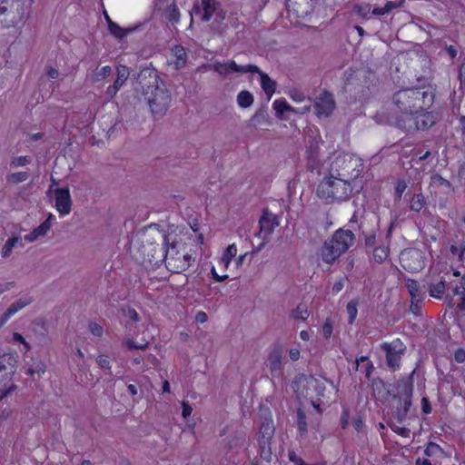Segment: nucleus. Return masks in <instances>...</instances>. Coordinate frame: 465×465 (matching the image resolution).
<instances>
[{
	"label": "nucleus",
	"mask_w": 465,
	"mask_h": 465,
	"mask_svg": "<svg viewBox=\"0 0 465 465\" xmlns=\"http://www.w3.org/2000/svg\"><path fill=\"white\" fill-rule=\"evenodd\" d=\"M145 242L148 245L155 244L159 247L158 254L156 255V249H153L154 252L151 254L152 258H149L148 261L157 262L158 260L163 258L167 270L173 273H181L186 271L193 261L191 254L181 252L173 235L166 234L159 230L158 224L149 226Z\"/></svg>",
	"instance_id": "1"
},
{
	"label": "nucleus",
	"mask_w": 465,
	"mask_h": 465,
	"mask_svg": "<svg viewBox=\"0 0 465 465\" xmlns=\"http://www.w3.org/2000/svg\"><path fill=\"white\" fill-rule=\"evenodd\" d=\"M133 78L137 84L135 89H141L152 113L164 114L171 103V93L160 79L156 70L143 68L138 74H134Z\"/></svg>",
	"instance_id": "2"
},
{
	"label": "nucleus",
	"mask_w": 465,
	"mask_h": 465,
	"mask_svg": "<svg viewBox=\"0 0 465 465\" xmlns=\"http://www.w3.org/2000/svg\"><path fill=\"white\" fill-rule=\"evenodd\" d=\"M434 102V94L426 87L403 88L392 94L391 105L394 114L389 117L407 119L430 108Z\"/></svg>",
	"instance_id": "3"
},
{
	"label": "nucleus",
	"mask_w": 465,
	"mask_h": 465,
	"mask_svg": "<svg viewBox=\"0 0 465 465\" xmlns=\"http://www.w3.org/2000/svg\"><path fill=\"white\" fill-rule=\"evenodd\" d=\"M352 188L346 180L338 178L331 174L324 178L317 187V195L331 203L335 201H345L351 193Z\"/></svg>",
	"instance_id": "4"
},
{
	"label": "nucleus",
	"mask_w": 465,
	"mask_h": 465,
	"mask_svg": "<svg viewBox=\"0 0 465 465\" xmlns=\"http://www.w3.org/2000/svg\"><path fill=\"white\" fill-rule=\"evenodd\" d=\"M353 241L354 234L351 230H337L322 247V261L326 263L333 262L352 245Z\"/></svg>",
	"instance_id": "5"
},
{
	"label": "nucleus",
	"mask_w": 465,
	"mask_h": 465,
	"mask_svg": "<svg viewBox=\"0 0 465 465\" xmlns=\"http://www.w3.org/2000/svg\"><path fill=\"white\" fill-rule=\"evenodd\" d=\"M425 111L411 115L407 119L403 117H387L383 123L395 126L406 133L427 130L436 123L437 116L432 112Z\"/></svg>",
	"instance_id": "6"
},
{
	"label": "nucleus",
	"mask_w": 465,
	"mask_h": 465,
	"mask_svg": "<svg viewBox=\"0 0 465 465\" xmlns=\"http://www.w3.org/2000/svg\"><path fill=\"white\" fill-rule=\"evenodd\" d=\"M193 13L199 15L203 22H209L214 16L213 25L215 26H220L226 15V12L217 0H195L191 15Z\"/></svg>",
	"instance_id": "7"
},
{
	"label": "nucleus",
	"mask_w": 465,
	"mask_h": 465,
	"mask_svg": "<svg viewBox=\"0 0 465 465\" xmlns=\"http://www.w3.org/2000/svg\"><path fill=\"white\" fill-rule=\"evenodd\" d=\"M18 356L15 353L5 352L0 354V386L13 384V377L17 370Z\"/></svg>",
	"instance_id": "8"
},
{
	"label": "nucleus",
	"mask_w": 465,
	"mask_h": 465,
	"mask_svg": "<svg viewBox=\"0 0 465 465\" xmlns=\"http://www.w3.org/2000/svg\"><path fill=\"white\" fill-rule=\"evenodd\" d=\"M381 350L386 353V362L389 368L396 370L400 368L401 356L406 351V346L397 339L390 343L381 345Z\"/></svg>",
	"instance_id": "9"
},
{
	"label": "nucleus",
	"mask_w": 465,
	"mask_h": 465,
	"mask_svg": "<svg viewBox=\"0 0 465 465\" xmlns=\"http://www.w3.org/2000/svg\"><path fill=\"white\" fill-rule=\"evenodd\" d=\"M313 107L318 117H329L335 108L333 95L328 91H322L314 100Z\"/></svg>",
	"instance_id": "10"
},
{
	"label": "nucleus",
	"mask_w": 465,
	"mask_h": 465,
	"mask_svg": "<svg viewBox=\"0 0 465 465\" xmlns=\"http://www.w3.org/2000/svg\"><path fill=\"white\" fill-rule=\"evenodd\" d=\"M359 227L361 230L362 234L365 236V245L367 247L374 246L376 242L375 232L378 227L377 215L372 213L364 215Z\"/></svg>",
	"instance_id": "11"
},
{
	"label": "nucleus",
	"mask_w": 465,
	"mask_h": 465,
	"mask_svg": "<svg viewBox=\"0 0 465 465\" xmlns=\"http://www.w3.org/2000/svg\"><path fill=\"white\" fill-rule=\"evenodd\" d=\"M130 76V69L126 65L119 64L116 66V79L112 85L106 89L105 95L107 100H112L118 91L124 86Z\"/></svg>",
	"instance_id": "12"
},
{
	"label": "nucleus",
	"mask_w": 465,
	"mask_h": 465,
	"mask_svg": "<svg viewBox=\"0 0 465 465\" xmlns=\"http://www.w3.org/2000/svg\"><path fill=\"white\" fill-rule=\"evenodd\" d=\"M260 231L256 235L261 237L264 242L269 240L270 235L273 232L274 229L279 225L277 217L265 211L259 221Z\"/></svg>",
	"instance_id": "13"
},
{
	"label": "nucleus",
	"mask_w": 465,
	"mask_h": 465,
	"mask_svg": "<svg viewBox=\"0 0 465 465\" xmlns=\"http://www.w3.org/2000/svg\"><path fill=\"white\" fill-rule=\"evenodd\" d=\"M55 197V207L60 215L64 216L70 213L72 207V199L69 189L57 188L54 190Z\"/></svg>",
	"instance_id": "14"
},
{
	"label": "nucleus",
	"mask_w": 465,
	"mask_h": 465,
	"mask_svg": "<svg viewBox=\"0 0 465 465\" xmlns=\"http://www.w3.org/2000/svg\"><path fill=\"white\" fill-rule=\"evenodd\" d=\"M413 393V381L412 374L408 378H403L398 381L396 384V393L394 398H398L400 403L407 402L411 403V397Z\"/></svg>",
	"instance_id": "15"
},
{
	"label": "nucleus",
	"mask_w": 465,
	"mask_h": 465,
	"mask_svg": "<svg viewBox=\"0 0 465 465\" xmlns=\"http://www.w3.org/2000/svg\"><path fill=\"white\" fill-rule=\"evenodd\" d=\"M282 349L280 345L275 346L269 353L268 364L272 376L279 377L282 370Z\"/></svg>",
	"instance_id": "16"
},
{
	"label": "nucleus",
	"mask_w": 465,
	"mask_h": 465,
	"mask_svg": "<svg viewBox=\"0 0 465 465\" xmlns=\"http://www.w3.org/2000/svg\"><path fill=\"white\" fill-rule=\"evenodd\" d=\"M427 289L430 297L440 300L446 290V282L439 275L436 278L431 277L427 282Z\"/></svg>",
	"instance_id": "17"
},
{
	"label": "nucleus",
	"mask_w": 465,
	"mask_h": 465,
	"mask_svg": "<svg viewBox=\"0 0 465 465\" xmlns=\"http://www.w3.org/2000/svg\"><path fill=\"white\" fill-rule=\"evenodd\" d=\"M275 427L272 419H264L260 428V445L264 448L269 444V440L272 437Z\"/></svg>",
	"instance_id": "18"
},
{
	"label": "nucleus",
	"mask_w": 465,
	"mask_h": 465,
	"mask_svg": "<svg viewBox=\"0 0 465 465\" xmlns=\"http://www.w3.org/2000/svg\"><path fill=\"white\" fill-rule=\"evenodd\" d=\"M406 288L411 295V301H424L425 286L421 287L417 281L409 279L406 282Z\"/></svg>",
	"instance_id": "19"
},
{
	"label": "nucleus",
	"mask_w": 465,
	"mask_h": 465,
	"mask_svg": "<svg viewBox=\"0 0 465 465\" xmlns=\"http://www.w3.org/2000/svg\"><path fill=\"white\" fill-rule=\"evenodd\" d=\"M258 74L260 75L261 78L262 88L263 92L267 94L268 100H270L275 92L276 82L270 78V76L261 70L258 73Z\"/></svg>",
	"instance_id": "20"
},
{
	"label": "nucleus",
	"mask_w": 465,
	"mask_h": 465,
	"mask_svg": "<svg viewBox=\"0 0 465 465\" xmlns=\"http://www.w3.org/2000/svg\"><path fill=\"white\" fill-rule=\"evenodd\" d=\"M411 406V403H409V401L401 402V404L399 402L396 410L392 412V418L398 422L402 423L408 416Z\"/></svg>",
	"instance_id": "21"
},
{
	"label": "nucleus",
	"mask_w": 465,
	"mask_h": 465,
	"mask_svg": "<svg viewBox=\"0 0 465 465\" xmlns=\"http://www.w3.org/2000/svg\"><path fill=\"white\" fill-rule=\"evenodd\" d=\"M109 31L110 33L114 35L116 38L122 39L124 36H126L128 34L133 33L136 27H127V28H122L117 24L113 22L112 20H109Z\"/></svg>",
	"instance_id": "22"
},
{
	"label": "nucleus",
	"mask_w": 465,
	"mask_h": 465,
	"mask_svg": "<svg viewBox=\"0 0 465 465\" xmlns=\"http://www.w3.org/2000/svg\"><path fill=\"white\" fill-rule=\"evenodd\" d=\"M50 229L48 228V223H42L38 227L34 229L30 233L25 236V240L32 242L37 240L40 237L46 235L47 232Z\"/></svg>",
	"instance_id": "23"
},
{
	"label": "nucleus",
	"mask_w": 465,
	"mask_h": 465,
	"mask_svg": "<svg viewBox=\"0 0 465 465\" xmlns=\"http://www.w3.org/2000/svg\"><path fill=\"white\" fill-rule=\"evenodd\" d=\"M410 209L412 212L419 213L425 206L426 201L425 197L421 193H413L409 200Z\"/></svg>",
	"instance_id": "24"
},
{
	"label": "nucleus",
	"mask_w": 465,
	"mask_h": 465,
	"mask_svg": "<svg viewBox=\"0 0 465 465\" xmlns=\"http://www.w3.org/2000/svg\"><path fill=\"white\" fill-rule=\"evenodd\" d=\"M16 245H19L20 247L24 246L22 238L19 236H15V237L9 238L3 246V249H2L3 257H5V258L8 257L11 254L13 248L15 247Z\"/></svg>",
	"instance_id": "25"
},
{
	"label": "nucleus",
	"mask_w": 465,
	"mask_h": 465,
	"mask_svg": "<svg viewBox=\"0 0 465 465\" xmlns=\"http://www.w3.org/2000/svg\"><path fill=\"white\" fill-rule=\"evenodd\" d=\"M32 301L33 300L30 297L21 298L15 301L7 308V314H11L12 316L15 315L20 310L30 304Z\"/></svg>",
	"instance_id": "26"
},
{
	"label": "nucleus",
	"mask_w": 465,
	"mask_h": 465,
	"mask_svg": "<svg viewBox=\"0 0 465 465\" xmlns=\"http://www.w3.org/2000/svg\"><path fill=\"white\" fill-rule=\"evenodd\" d=\"M237 103L242 108H248L253 104V95L249 91H241L237 95Z\"/></svg>",
	"instance_id": "27"
},
{
	"label": "nucleus",
	"mask_w": 465,
	"mask_h": 465,
	"mask_svg": "<svg viewBox=\"0 0 465 465\" xmlns=\"http://www.w3.org/2000/svg\"><path fill=\"white\" fill-rule=\"evenodd\" d=\"M267 120L266 112L262 109L258 110L250 119L249 125L257 128L265 124Z\"/></svg>",
	"instance_id": "28"
},
{
	"label": "nucleus",
	"mask_w": 465,
	"mask_h": 465,
	"mask_svg": "<svg viewBox=\"0 0 465 465\" xmlns=\"http://www.w3.org/2000/svg\"><path fill=\"white\" fill-rule=\"evenodd\" d=\"M353 14L361 16L363 19H370L371 14V5L370 4L354 5L352 8Z\"/></svg>",
	"instance_id": "29"
},
{
	"label": "nucleus",
	"mask_w": 465,
	"mask_h": 465,
	"mask_svg": "<svg viewBox=\"0 0 465 465\" xmlns=\"http://www.w3.org/2000/svg\"><path fill=\"white\" fill-rule=\"evenodd\" d=\"M165 15L169 22H171L173 25L177 24L179 22L181 14L177 5L174 3L169 5L166 7Z\"/></svg>",
	"instance_id": "30"
},
{
	"label": "nucleus",
	"mask_w": 465,
	"mask_h": 465,
	"mask_svg": "<svg viewBox=\"0 0 465 465\" xmlns=\"http://www.w3.org/2000/svg\"><path fill=\"white\" fill-rule=\"evenodd\" d=\"M112 74V67L109 65L103 66L101 68L97 67L92 75V79L94 83H97L102 81L103 79L108 77Z\"/></svg>",
	"instance_id": "31"
},
{
	"label": "nucleus",
	"mask_w": 465,
	"mask_h": 465,
	"mask_svg": "<svg viewBox=\"0 0 465 465\" xmlns=\"http://www.w3.org/2000/svg\"><path fill=\"white\" fill-rule=\"evenodd\" d=\"M307 306L300 303L295 309L292 311L291 316L295 320L305 321L309 317Z\"/></svg>",
	"instance_id": "32"
},
{
	"label": "nucleus",
	"mask_w": 465,
	"mask_h": 465,
	"mask_svg": "<svg viewBox=\"0 0 465 465\" xmlns=\"http://www.w3.org/2000/svg\"><path fill=\"white\" fill-rule=\"evenodd\" d=\"M173 54L176 57L175 66L176 68H180L183 66L186 63V52L184 48L181 45H175L173 50Z\"/></svg>",
	"instance_id": "33"
},
{
	"label": "nucleus",
	"mask_w": 465,
	"mask_h": 465,
	"mask_svg": "<svg viewBox=\"0 0 465 465\" xmlns=\"http://www.w3.org/2000/svg\"><path fill=\"white\" fill-rule=\"evenodd\" d=\"M389 255V249L385 246H378L373 249L372 252V259L378 262L381 263L384 262Z\"/></svg>",
	"instance_id": "34"
},
{
	"label": "nucleus",
	"mask_w": 465,
	"mask_h": 465,
	"mask_svg": "<svg viewBox=\"0 0 465 465\" xmlns=\"http://www.w3.org/2000/svg\"><path fill=\"white\" fill-rule=\"evenodd\" d=\"M245 443V437L243 434H234L232 435L227 442L228 448L230 450H233L236 448H241Z\"/></svg>",
	"instance_id": "35"
},
{
	"label": "nucleus",
	"mask_w": 465,
	"mask_h": 465,
	"mask_svg": "<svg viewBox=\"0 0 465 465\" xmlns=\"http://www.w3.org/2000/svg\"><path fill=\"white\" fill-rule=\"evenodd\" d=\"M358 301L351 300L347 303L346 311L349 316L348 322L350 324L353 323L358 313Z\"/></svg>",
	"instance_id": "36"
},
{
	"label": "nucleus",
	"mask_w": 465,
	"mask_h": 465,
	"mask_svg": "<svg viewBox=\"0 0 465 465\" xmlns=\"http://www.w3.org/2000/svg\"><path fill=\"white\" fill-rule=\"evenodd\" d=\"M236 254H237V247H236V245L234 243L230 244L226 248V250H225V252H224V253H223V255L222 257V262L224 264V266L227 267L229 265V263L231 262L232 259L233 257H235Z\"/></svg>",
	"instance_id": "37"
},
{
	"label": "nucleus",
	"mask_w": 465,
	"mask_h": 465,
	"mask_svg": "<svg viewBox=\"0 0 465 465\" xmlns=\"http://www.w3.org/2000/svg\"><path fill=\"white\" fill-rule=\"evenodd\" d=\"M297 427L301 434L307 433L308 425L306 422V415L302 409L297 410Z\"/></svg>",
	"instance_id": "38"
},
{
	"label": "nucleus",
	"mask_w": 465,
	"mask_h": 465,
	"mask_svg": "<svg viewBox=\"0 0 465 465\" xmlns=\"http://www.w3.org/2000/svg\"><path fill=\"white\" fill-rule=\"evenodd\" d=\"M272 105L278 114H282L287 111H293V108L283 99L275 100Z\"/></svg>",
	"instance_id": "39"
},
{
	"label": "nucleus",
	"mask_w": 465,
	"mask_h": 465,
	"mask_svg": "<svg viewBox=\"0 0 465 465\" xmlns=\"http://www.w3.org/2000/svg\"><path fill=\"white\" fill-rule=\"evenodd\" d=\"M29 175L27 172H17L13 173L7 176V181L12 183H19L28 179Z\"/></svg>",
	"instance_id": "40"
},
{
	"label": "nucleus",
	"mask_w": 465,
	"mask_h": 465,
	"mask_svg": "<svg viewBox=\"0 0 465 465\" xmlns=\"http://www.w3.org/2000/svg\"><path fill=\"white\" fill-rule=\"evenodd\" d=\"M308 384L316 391L318 396H323L325 390L323 382L313 377H311L308 381Z\"/></svg>",
	"instance_id": "41"
},
{
	"label": "nucleus",
	"mask_w": 465,
	"mask_h": 465,
	"mask_svg": "<svg viewBox=\"0 0 465 465\" xmlns=\"http://www.w3.org/2000/svg\"><path fill=\"white\" fill-rule=\"evenodd\" d=\"M45 364L42 362H37L26 371V374H28L32 377H34L35 374H37L38 377H41V375L43 373H45Z\"/></svg>",
	"instance_id": "42"
},
{
	"label": "nucleus",
	"mask_w": 465,
	"mask_h": 465,
	"mask_svg": "<svg viewBox=\"0 0 465 465\" xmlns=\"http://www.w3.org/2000/svg\"><path fill=\"white\" fill-rule=\"evenodd\" d=\"M124 345L130 351L134 350V349L144 351L148 348L149 343L148 342L137 343L136 341H134L131 339H128V340L124 341Z\"/></svg>",
	"instance_id": "43"
},
{
	"label": "nucleus",
	"mask_w": 465,
	"mask_h": 465,
	"mask_svg": "<svg viewBox=\"0 0 465 465\" xmlns=\"http://www.w3.org/2000/svg\"><path fill=\"white\" fill-rule=\"evenodd\" d=\"M389 426L397 434H399L404 438H410V436H411L410 429H407L404 427H400V426L396 425L393 421L390 422Z\"/></svg>",
	"instance_id": "44"
},
{
	"label": "nucleus",
	"mask_w": 465,
	"mask_h": 465,
	"mask_svg": "<svg viewBox=\"0 0 465 465\" xmlns=\"http://www.w3.org/2000/svg\"><path fill=\"white\" fill-rule=\"evenodd\" d=\"M96 363L99 366V368H101L102 370L108 371H109L108 373L112 374L111 364H110L109 358L107 356H104V355L98 356L96 358Z\"/></svg>",
	"instance_id": "45"
},
{
	"label": "nucleus",
	"mask_w": 465,
	"mask_h": 465,
	"mask_svg": "<svg viewBox=\"0 0 465 465\" xmlns=\"http://www.w3.org/2000/svg\"><path fill=\"white\" fill-rule=\"evenodd\" d=\"M332 323L330 319H327L322 328V334L324 338L329 339L332 334Z\"/></svg>",
	"instance_id": "46"
},
{
	"label": "nucleus",
	"mask_w": 465,
	"mask_h": 465,
	"mask_svg": "<svg viewBox=\"0 0 465 465\" xmlns=\"http://www.w3.org/2000/svg\"><path fill=\"white\" fill-rule=\"evenodd\" d=\"M407 188V183L404 180H399L395 186V194L398 200H401L404 191Z\"/></svg>",
	"instance_id": "47"
},
{
	"label": "nucleus",
	"mask_w": 465,
	"mask_h": 465,
	"mask_svg": "<svg viewBox=\"0 0 465 465\" xmlns=\"http://www.w3.org/2000/svg\"><path fill=\"white\" fill-rule=\"evenodd\" d=\"M31 161H32V159L30 156H19V157L15 158L12 161L11 164L15 167L25 166V165L30 163Z\"/></svg>",
	"instance_id": "48"
},
{
	"label": "nucleus",
	"mask_w": 465,
	"mask_h": 465,
	"mask_svg": "<svg viewBox=\"0 0 465 465\" xmlns=\"http://www.w3.org/2000/svg\"><path fill=\"white\" fill-rule=\"evenodd\" d=\"M89 331L96 337H101L104 332L103 327L96 322L89 323Z\"/></svg>",
	"instance_id": "49"
},
{
	"label": "nucleus",
	"mask_w": 465,
	"mask_h": 465,
	"mask_svg": "<svg viewBox=\"0 0 465 465\" xmlns=\"http://www.w3.org/2000/svg\"><path fill=\"white\" fill-rule=\"evenodd\" d=\"M125 317H127L130 321L134 322H137L140 321L139 314L133 308H128L126 311H124Z\"/></svg>",
	"instance_id": "50"
},
{
	"label": "nucleus",
	"mask_w": 465,
	"mask_h": 465,
	"mask_svg": "<svg viewBox=\"0 0 465 465\" xmlns=\"http://www.w3.org/2000/svg\"><path fill=\"white\" fill-rule=\"evenodd\" d=\"M239 68L242 70L237 71V73H256L260 72V68L254 64H246V65H239Z\"/></svg>",
	"instance_id": "51"
},
{
	"label": "nucleus",
	"mask_w": 465,
	"mask_h": 465,
	"mask_svg": "<svg viewBox=\"0 0 465 465\" xmlns=\"http://www.w3.org/2000/svg\"><path fill=\"white\" fill-rule=\"evenodd\" d=\"M423 301H411L410 311L414 315H420L421 312V302Z\"/></svg>",
	"instance_id": "52"
},
{
	"label": "nucleus",
	"mask_w": 465,
	"mask_h": 465,
	"mask_svg": "<svg viewBox=\"0 0 465 465\" xmlns=\"http://www.w3.org/2000/svg\"><path fill=\"white\" fill-rule=\"evenodd\" d=\"M454 360L458 362V363H462L465 361V350L464 349H458L455 351L454 352Z\"/></svg>",
	"instance_id": "53"
},
{
	"label": "nucleus",
	"mask_w": 465,
	"mask_h": 465,
	"mask_svg": "<svg viewBox=\"0 0 465 465\" xmlns=\"http://www.w3.org/2000/svg\"><path fill=\"white\" fill-rule=\"evenodd\" d=\"M15 388V385H7L6 387L0 389V401L9 395Z\"/></svg>",
	"instance_id": "54"
},
{
	"label": "nucleus",
	"mask_w": 465,
	"mask_h": 465,
	"mask_svg": "<svg viewBox=\"0 0 465 465\" xmlns=\"http://www.w3.org/2000/svg\"><path fill=\"white\" fill-rule=\"evenodd\" d=\"M421 408L422 411L426 414H430L432 411L430 402L427 397H423L421 399Z\"/></svg>",
	"instance_id": "55"
},
{
	"label": "nucleus",
	"mask_w": 465,
	"mask_h": 465,
	"mask_svg": "<svg viewBox=\"0 0 465 465\" xmlns=\"http://www.w3.org/2000/svg\"><path fill=\"white\" fill-rule=\"evenodd\" d=\"M360 369L363 370L367 378H370L374 367L371 361H367L364 365L361 366Z\"/></svg>",
	"instance_id": "56"
},
{
	"label": "nucleus",
	"mask_w": 465,
	"mask_h": 465,
	"mask_svg": "<svg viewBox=\"0 0 465 465\" xmlns=\"http://www.w3.org/2000/svg\"><path fill=\"white\" fill-rule=\"evenodd\" d=\"M223 66H224V71H228V72L232 71V72L237 73V71L241 70L239 68V64H237L234 61H229Z\"/></svg>",
	"instance_id": "57"
},
{
	"label": "nucleus",
	"mask_w": 465,
	"mask_h": 465,
	"mask_svg": "<svg viewBox=\"0 0 465 465\" xmlns=\"http://www.w3.org/2000/svg\"><path fill=\"white\" fill-rule=\"evenodd\" d=\"M401 3H396V2H392V1H388L386 3V5L383 6L384 7V10L385 12L388 14H390L392 10L396 9L397 7L401 6Z\"/></svg>",
	"instance_id": "58"
},
{
	"label": "nucleus",
	"mask_w": 465,
	"mask_h": 465,
	"mask_svg": "<svg viewBox=\"0 0 465 465\" xmlns=\"http://www.w3.org/2000/svg\"><path fill=\"white\" fill-rule=\"evenodd\" d=\"M288 458L290 461L295 463L296 465H299L300 462L302 460V459L299 457L294 450H289Z\"/></svg>",
	"instance_id": "59"
},
{
	"label": "nucleus",
	"mask_w": 465,
	"mask_h": 465,
	"mask_svg": "<svg viewBox=\"0 0 465 465\" xmlns=\"http://www.w3.org/2000/svg\"><path fill=\"white\" fill-rule=\"evenodd\" d=\"M183 411H182V414H183V418H187L191 415L192 411H193V408L191 407V405L185 401H183Z\"/></svg>",
	"instance_id": "60"
},
{
	"label": "nucleus",
	"mask_w": 465,
	"mask_h": 465,
	"mask_svg": "<svg viewBox=\"0 0 465 465\" xmlns=\"http://www.w3.org/2000/svg\"><path fill=\"white\" fill-rule=\"evenodd\" d=\"M14 340L23 343L26 351L30 350V345L25 341V338L20 333H14Z\"/></svg>",
	"instance_id": "61"
},
{
	"label": "nucleus",
	"mask_w": 465,
	"mask_h": 465,
	"mask_svg": "<svg viewBox=\"0 0 465 465\" xmlns=\"http://www.w3.org/2000/svg\"><path fill=\"white\" fill-rule=\"evenodd\" d=\"M195 320L197 322L203 323L207 321V314L204 312H198Z\"/></svg>",
	"instance_id": "62"
},
{
	"label": "nucleus",
	"mask_w": 465,
	"mask_h": 465,
	"mask_svg": "<svg viewBox=\"0 0 465 465\" xmlns=\"http://www.w3.org/2000/svg\"><path fill=\"white\" fill-rule=\"evenodd\" d=\"M371 15L375 16L385 15L387 13L384 10V7H375L371 10Z\"/></svg>",
	"instance_id": "63"
},
{
	"label": "nucleus",
	"mask_w": 465,
	"mask_h": 465,
	"mask_svg": "<svg viewBox=\"0 0 465 465\" xmlns=\"http://www.w3.org/2000/svg\"><path fill=\"white\" fill-rule=\"evenodd\" d=\"M459 249H460V252H459V261L460 262H463L464 260V252H465V242H461L459 243Z\"/></svg>",
	"instance_id": "64"
}]
</instances>
